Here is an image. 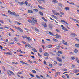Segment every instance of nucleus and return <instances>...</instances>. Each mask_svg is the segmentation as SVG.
I'll return each instance as SVG.
<instances>
[{
	"label": "nucleus",
	"instance_id": "nucleus-3",
	"mask_svg": "<svg viewBox=\"0 0 79 79\" xmlns=\"http://www.w3.org/2000/svg\"><path fill=\"white\" fill-rule=\"evenodd\" d=\"M54 36H55L57 39H60V38H61V36L58 34H56L54 35Z\"/></svg>",
	"mask_w": 79,
	"mask_h": 79
},
{
	"label": "nucleus",
	"instance_id": "nucleus-61",
	"mask_svg": "<svg viewBox=\"0 0 79 79\" xmlns=\"http://www.w3.org/2000/svg\"><path fill=\"white\" fill-rule=\"evenodd\" d=\"M30 57H31L32 58L34 59V56H31Z\"/></svg>",
	"mask_w": 79,
	"mask_h": 79
},
{
	"label": "nucleus",
	"instance_id": "nucleus-11",
	"mask_svg": "<svg viewBox=\"0 0 79 79\" xmlns=\"http://www.w3.org/2000/svg\"><path fill=\"white\" fill-rule=\"evenodd\" d=\"M61 22H62V23H65V24H67V25H68L69 24L68 23H67L66 22V21L64 20H61Z\"/></svg>",
	"mask_w": 79,
	"mask_h": 79
},
{
	"label": "nucleus",
	"instance_id": "nucleus-47",
	"mask_svg": "<svg viewBox=\"0 0 79 79\" xmlns=\"http://www.w3.org/2000/svg\"><path fill=\"white\" fill-rule=\"evenodd\" d=\"M44 27H47V24L46 23L44 25V26H43Z\"/></svg>",
	"mask_w": 79,
	"mask_h": 79
},
{
	"label": "nucleus",
	"instance_id": "nucleus-26",
	"mask_svg": "<svg viewBox=\"0 0 79 79\" xmlns=\"http://www.w3.org/2000/svg\"><path fill=\"white\" fill-rule=\"evenodd\" d=\"M18 3H19V5H24V2H18Z\"/></svg>",
	"mask_w": 79,
	"mask_h": 79
},
{
	"label": "nucleus",
	"instance_id": "nucleus-9",
	"mask_svg": "<svg viewBox=\"0 0 79 79\" xmlns=\"http://www.w3.org/2000/svg\"><path fill=\"white\" fill-rule=\"evenodd\" d=\"M25 38L27 39V40H28V41H29V42H30V41L31 40V38H30V37H27V36H26V37H25Z\"/></svg>",
	"mask_w": 79,
	"mask_h": 79
},
{
	"label": "nucleus",
	"instance_id": "nucleus-31",
	"mask_svg": "<svg viewBox=\"0 0 79 79\" xmlns=\"http://www.w3.org/2000/svg\"><path fill=\"white\" fill-rule=\"evenodd\" d=\"M32 72L33 73H35V74H36V73H37V72H36V71H35L34 70H32Z\"/></svg>",
	"mask_w": 79,
	"mask_h": 79
},
{
	"label": "nucleus",
	"instance_id": "nucleus-43",
	"mask_svg": "<svg viewBox=\"0 0 79 79\" xmlns=\"http://www.w3.org/2000/svg\"><path fill=\"white\" fill-rule=\"evenodd\" d=\"M38 55L39 56V57H40V58H41V57H42V55L39 54V53H38Z\"/></svg>",
	"mask_w": 79,
	"mask_h": 79
},
{
	"label": "nucleus",
	"instance_id": "nucleus-20",
	"mask_svg": "<svg viewBox=\"0 0 79 79\" xmlns=\"http://www.w3.org/2000/svg\"><path fill=\"white\" fill-rule=\"evenodd\" d=\"M35 30L36 31V32H39V30L36 27H35Z\"/></svg>",
	"mask_w": 79,
	"mask_h": 79
},
{
	"label": "nucleus",
	"instance_id": "nucleus-40",
	"mask_svg": "<svg viewBox=\"0 0 79 79\" xmlns=\"http://www.w3.org/2000/svg\"><path fill=\"white\" fill-rule=\"evenodd\" d=\"M33 50L34 51V52H35V53H36V52H37V50L34 48H33Z\"/></svg>",
	"mask_w": 79,
	"mask_h": 79
},
{
	"label": "nucleus",
	"instance_id": "nucleus-39",
	"mask_svg": "<svg viewBox=\"0 0 79 79\" xmlns=\"http://www.w3.org/2000/svg\"><path fill=\"white\" fill-rule=\"evenodd\" d=\"M63 44L64 45H67V44H68V42H66L65 43H63Z\"/></svg>",
	"mask_w": 79,
	"mask_h": 79
},
{
	"label": "nucleus",
	"instance_id": "nucleus-51",
	"mask_svg": "<svg viewBox=\"0 0 79 79\" xmlns=\"http://www.w3.org/2000/svg\"><path fill=\"white\" fill-rule=\"evenodd\" d=\"M71 35H74V36H75V35H76V34L74 33H71Z\"/></svg>",
	"mask_w": 79,
	"mask_h": 79
},
{
	"label": "nucleus",
	"instance_id": "nucleus-16",
	"mask_svg": "<svg viewBox=\"0 0 79 79\" xmlns=\"http://www.w3.org/2000/svg\"><path fill=\"white\" fill-rule=\"evenodd\" d=\"M5 54L6 55H12L13 54L11 52H8L7 53L6 52Z\"/></svg>",
	"mask_w": 79,
	"mask_h": 79
},
{
	"label": "nucleus",
	"instance_id": "nucleus-23",
	"mask_svg": "<svg viewBox=\"0 0 79 79\" xmlns=\"http://www.w3.org/2000/svg\"><path fill=\"white\" fill-rule=\"evenodd\" d=\"M42 19L44 21H45V22H47V20L44 17H42Z\"/></svg>",
	"mask_w": 79,
	"mask_h": 79
},
{
	"label": "nucleus",
	"instance_id": "nucleus-12",
	"mask_svg": "<svg viewBox=\"0 0 79 79\" xmlns=\"http://www.w3.org/2000/svg\"><path fill=\"white\" fill-rule=\"evenodd\" d=\"M62 29L63 30H64V31H68V29H67V28L64 27L62 28Z\"/></svg>",
	"mask_w": 79,
	"mask_h": 79
},
{
	"label": "nucleus",
	"instance_id": "nucleus-56",
	"mask_svg": "<svg viewBox=\"0 0 79 79\" xmlns=\"http://www.w3.org/2000/svg\"><path fill=\"white\" fill-rule=\"evenodd\" d=\"M54 63L55 64H57V62L56 61H54Z\"/></svg>",
	"mask_w": 79,
	"mask_h": 79
},
{
	"label": "nucleus",
	"instance_id": "nucleus-2",
	"mask_svg": "<svg viewBox=\"0 0 79 79\" xmlns=\"http://www.w3.org/2000/svg\"><path fill=\"white\" fill-rule=\"evenodd\" d=\"M28 21L30 23H31L32 25H34L35 24V22L33 20L31 21L30 20H28Z\"/></svg>",
	"mask_w": 79,
	"mask_h": 79
},
{
	"label": "nucleus",
	"instance_id": "nucleus-15",
	"mask_svg": "<svg viewBox=\"0 0 79 79\" xmlns=\"http://www.w3.org/2000/svg\"><path fill=\"white\" fill-rule=\"evenodd\" d=\"M73 72L74 73H76L79 72V70L76 69L75 70L73 71Z\"/></svg>",
	"mask_w": 79,
	"mask_h": 79
},
{
	"label": "nucleus",
	"instance_id": "nucleus-10",
	"mask_svg": "<svg viewBox=\"0 0 79 79\" xmlns=\"http://www.w3.org/2000/svg\"><path fill=\"white\" fill-rule=\"evenodd\" d=\"M20 62L21 63H22V64H25L26 65H29V64L24 62H23V61H20Z\"/></svg>",
	"mask_w": 79,
	"mask_h": 79
},
{
	"label": "nucleus",
	"instance_id": "nucleus-55",
	"mask_svg": "<svg viewBox=\"0 0 79 79\" xmlns=\"http://www.w3.org/2000/svg\"><path fill=\"white\" fill-rule=\"evenodd\" d=\"M49 27L50 28V29H52L53 27H52V26H51V25H49Z\"/></svg>",
	"mask_w": 79,
	"mask_h": 79
},
{
	"label": "nucleus",
	"instance_id": "nucleus-29",
	"mask_svg": "<svg viewBox=\"0 0 79 79\" xmlns=\"http://www.w3.org/2000/svg\"><path fill=\"white\" fill-rule=\"evenodd\" d=\"M58 5L59 6H60L61 7H63V5L61 3H59L58 4Z\"/></svg>",
	"mask_w": 79,
	"mask_h": 79
},
{
	"label": "nucleus",
	"instance_id": "nucleus-13",
	"mask_svg": "<svg viewBox=\"0 0 79 79\" xmlns=\"http://www.w3.org/2000/svg\"><path fill=\"white\" fill-rule=\"evenodd\" d=\"M72 19V20L74 21H76V22H77V23H79V20H76V19H74L72 18V19Z\"/></svg>",
	"mask_w": 79,
	"mask_h": 79
},
{
	"label": "nucleus",
	"instance_id": "nucleus-21",
	"mask_svg": "<svg viewBox=\"0 0 79 79\" xmlns=\"http://www.w3.org/2000/svg\"><path fill=\"white\" fill-rule=\"evenodd\" d=\"M18 30H19V31H20V32H23V29H22L21 28H20L19 27V28Z\"/></svg>",
	"mask_w": 79,
	"mask_h": 79
},
{
	"label": "nucleus",
	"instance_id": "nucleus-46",
	"mask_svg": "<svg viewBox=\"0 0 79 79\" xmlns=\"http://www.w3.org/2000/svg\"><path fill=\"white\" fill-rule=\"evenodd\" d=\"M44 27H47V24L46 23L44 25V26H43Z\"/></svg>",
	"mask_w": 79,
	"mask_h": 79
},
{
	"label": "nucleus",
	"instance_id": "nucleus-53",
	"mask_svg": "<svg viewBox=\"0 0 79 79\" xmlns=\"http://www.w3.org/2000/svg\"><path fill=\"white\" fill-rule=\"evenodd\" d=\"M52 16H53V17L54 18H55L56 19V18H57V17L56 16L52 15Z\"/></svg>",
	"mask_w": 79,
	"mask_h": 79
},
{
	"label": "nucleus",
	"instance_id": "nucleus-33",
	"mask_svg": "<svg viewBox=\"0 0 79 79\" xmlns=\"http://www.w3.org/2000/svg\"><path fill=\"white\" fill-rule=\"evenodd\" d=\"M75 46L76 47H77V48H79V44H75Z\"/></svg>",
	"mask_w": 79,
	"mask_h": 79
},
{
	"label": "nucleus",
	"instance_id": "nucleus-42",
	"mask_svg": "<svg viewBox=\"0 0 79 79\" xmlns=\"http://www.w3.org/2000/svg\"><path fill=\"white\" fill-rule=\"evenodd\" d=\"M56 32H60V31L58 29H56Z\"/></svg>",
	"mask_w": 79,
	"mask_h": 79
},
{
	"label": "nucleus",
	"instance_id": "nucleus-14",
	"mask_svg": "<svg viewBox=\"0 0 79 79\" xmlns=\"http://www.w3.org/2000/svg\"><path fill=\"white\" fill-rule=\"evenodd\" d=\"M52 2H53L54 3H58V1H56V0H53Z\"/></svg>",
	"mask_w": 79,
	"mask_h": 79
},
{
	"label": "nucleus",
	"instance_id": "nucleus-25",
	"mask_svg": "<svg viewBox=\"0 0 79 79\" xmlns=\"http://www.w3.org/2000/svg\"><path fill=\"white\" fill-rule=\"evenodd\" d=\"M39 51L40 53H42V48H40L39 49Z\"/></svg>",
	"mask_w": 79,
	"mask_h": 79
},
{
	"label": "nucleus",
	"instance_id": "nucleus-18",
	"mask_svg": "<svg viewBox=\"0 0 79 79\" xmlns=\"http://www.w3.org/2000/svg\"><path fill=\"white\" fill-rule=\"evenodd\" d=\"M49 34L51 36H55V35H53V33H52L51 32H49Z\"/></svg>",
	"mask_w": 79,
	"mask_h": 79
},
{
	"label": "nucleus",
	"instance_id": "nucleus-48",
	"mask_svg": "<svg viewBox=\"0 0 79 79\" xmlns=\"http://www.w3.org/2000/svg\"><path fill=\"white\" fill-rule=\"evenodd\" d=\"M43 63L44 64H45V65H47V63H46V61H45V60H44Z\"/></svg>",
	"mask_w": 79,
	"mask_h": 79
},
{
	"label": "nucleus",
	"instance_id": "nucleus-59",
	"mask_svg": "<svg viewBox=\"0 0 79 79\" xmlns=\"http://www.w3.org/2000/svg\"><path fill=\"white\" fill-rule=\"evenodd\" d=\"M49 66H50L51 67H53V65L51 64H49Z\"/></svg>",
	"mask_w": 79,
	"mask_h": 79
},
{
	"label": "nucleus",
	"instance_id": "nucleus-37",
	"mask_svg": "<svg viewBox=\"0 0 79 79\" xmlns=\"http://www.w3.org/2000/svg\"><path fill=\"white\" fill-rule=\"evenodd\" d=\"M74 52L75 53H77L78 52V50L77 49H75L74 50Z\"/></svg>",
	"mask_w": 79,
	"mask_h": 79
},
{
	"label": "nucleus",
	"instance_id": "nucleus-41",
	"mask_svg": "<svg viewBox=\"0 0 79 79\" xmlns=\"http://www.w3.org/2000/svg\"><path fill=\"white\" fill-rule=\"evenodd\" d=\"M64 9H65V10H69V7H65L64 8Z\"/></svg>",
	"mask_w": 79,
	"mask_h": 79
},
{
	"label": "nucleus",
	"instance_id": "nucleus-44",
	"mask_svg": "<svg viewBox=\"0 0 79 79\" xmlns=\"http://www.w3.org/2000/svg\"><path fill=\"white\" fill-rule=\"evenodd\" d=\"M2 69H3V70L4 71H6L5 68V67L4 66H3L2 67Z\"/></svg>",
	"mask_w": 79,
	"mask_h": 79
},
{
	"label": "nucleus",
	"instance_id": "nucleus-58",
	"mask_svg": "<svg viewBox=\"0 0 79 79\" xmlns=\"http://www.w3.org/2000/svg\"><path fill=\"white\" fill-rule=\"evenodd\" d=\"M40 1H42L43 2V3H45V0H40Z\"/></svg>",
	"mask_w": 79,
	"mask_h": 79
},
{
	"label": "nucleus",
	"instance_id": "nucleus-8",
	"mask_svg": "<svg viewBox=\"0 0 79 79\" xmlns=\"http://www.w3.org/2000/svg\"><path fill=\"white\" fill-rule=\"evenodd\" d=\"M34 12H33V11H32L31 10H28V13H30V14H31L32 13H33Z\"/></svg>",
	"mask_w": 79,
	"mask_h": 79
},
{
	"label": "nucleus",
	"instance_id": "nucleus-4",
	"mask_svg": "<svg viewBox=\"0 0 79 79\" xmlns=\"http://www.w3.org/2000/svg\"><path fill=\"white\" fill-rule=\"evenodd\" d=\"M57 60L60 62V63H61V62H62V59H60L59 58V57H57L56 58Z\"/></svg>",
	"mask_w": 79,
	"mask_h": 79
},
{
	"label": "nucleus",
	"instance_id": "nucleus-24",
	"mask_svg": "<svg viewBox=\"0 0 79 79\" xmlns=\"http://www.w3.org/2000/svg\"><path fill=\"white\" fill-rule=\"evenodd\" d=\"M52 47V45H48L47 46V48H51V47Z\"/></svg>",
	"mask_w": 79,
	"mask_h": 79
},
{
	"label": "nucleus",
	"instance_id": "nucleus-60",
	"mask_svg": "<svg viewBox=\"0 0 79 79\" xmlns=\"http://www.w3.org/2000/svg\"><path fill=\"white\" fill-rule=\"evenodd\" d=\"M36 76L37 77L38 79H40V77L38 75H36Z\"/></svg>",
	"mask_w": 79,
	"mask_h": 79
},
{
	"label": "nucleus",
	"instance_id": "nucleus-7",
	"mask_svg": "<svg viewBox=\"0 0 79 79\" xmlns=\"http://www.w3.org/2000/svg\"><path fill=\"white\" fill-rule=\"evenodd\" d=\"M32 19L33 21H35V22H37L36 18L35 17H32Z\"/></svg>",
	"mask_w": 79,
	"mask_h": 79
},
{
	"label": "nucleus",
	"instance_id": "nucleus-54",
	"mask_svg": "<svg viewBox=\"0 0 79 79\" xmlns=\"http://www.w3.org/2000/svg\"><path fill=\"white\" fill-rule=\"evenodd\" d=\"M2 16H6V17H8V16H6V15L5 14H2Z\"/></svg>",
	"mask_w": 79,
	"mask_h": 79
},
{
	"label": "nucleus",
	"instance_id": "nucleus-19",
	"mask_svg": "<svg viewBox=\"0 0 79 79\" xmlns=\"http://www.w3.org/2000/svg\"><path fill=\"white\" fill-rule=\"evenodd\" d=\"M13 27H14V28H15V29H18V30L19 28V27H16V26H13Z\"/></svg>",
	"mask_w": 79,
	"mask_h": 79
},
{
	"label": "nucleus",
	"instance_id": "nucleus-17",
	"mask_svg": "<svg viewBox=\"0 0 79 79\" xmlns=\"http://www.w3.org/2000/svg\"><path fill=\"white\" fill-rule=\"evenodd\" d=\"M15 23H17V24H18L19 25H21V24H22L21 23L16 21H15Z\"/></svg>",
	"mask_w": 79,
	"mask_h": 79
},
{
	"label": "nucleus",
	"instance_id": "nucleus-34",
	"mask_svg": "<svg viewBox=\"0 0 79 79\" xmlns=\"http://www.w3.org/2000/svg\"><path fill=\"white\" fill-rule=\"evenodd\" d=\"M29 3V2H27V1H25V2L24 4H25V5H26L27 6V5H28V4Z\"/></svg>",
	"mask_w": 79,
	"mask_h": 79
},
{
	"label": "nucleus",
	"instance_id": "nucleus-5",
	"mask_svg": "<svg viewBox=\"0 0 79 79\" xmlns=\"http://www.w3.org/2000/svg\"><path fill=\"white\" fill-rule=\"evenodd\" d=\"M44 55L45 56H49V54L47 52H45L44 53Z\"/></svg>",
	"mask_w": 79,
	"mask_h": 79
},
{
	"label": "nucleus",
	"instance_id": "nucleus-62",
	"mask_svg": "<svg viewBox=\"0 0 79 79\" xmlns=\"http://www.w3.org/2000/svg\"><path fill=\"white\" fill-rule=\"evenodd\" d=\"M63 71H68V70L67 69H63Z\"/></svg>",
	"mask_w": 79,
	"mask_h": 79
},
{
	"label": "nucleus",
	"instance_id": "nucleus-49",
	"mask_svg": "<svg viewBox=\"0 0 79 79\" xmlns=\"http://www.w3.org/2000/svg\"><path fill=\"white\" fill-rule=\"evenodd\" d=\"M66 76H67V77L68 78V79H69V75H68V74H66Z\"/></svg>",
	"mask_w": 79,
	"mask_h": 79
},
{
	"label": "nucleus",
	"instance_id": "nucleus-1",
	"mask_svg": "<svg viewBox=\"0 0 79 79\" xmlns=\"http://www.w3.org/2000/svg\"><path fill=\"white\" fill-rule=\"evenodd\" d=\"M8 13L10 15H13L14 16H15L16 17H18V16H19V15H17L15 12H12L11 11H10V10H8Z\"/></svg>",
	"mask_w": 79,
	"mask_h": 79
},
{
	"label": "nucleus",
	"instance_id": "nucleus-30",
	"mask_svg": "<svg viewBox=\"0 0 79 79\" xmlns=\"http://www.w3.org/2000/svg\"><path fill=\"white\" fill-rule=\"evenodd\" d=\"M56 74L57 75H58V74H59V75L61 74V73H60V72H57L56 73Z\"/></svg>",
	"mask_w": 79,
	"mask_h": 79
},
{
	"label": "nucleus",
	"instance_id": "nucleus-28",
	"mask_svg": "<svg viewBox=\"0 0 79 79\" xmlns=\"http://www.w3.org/2000/svg\"><path fill=\"white\" fill-rule=\"evenodd\" d=\"M14 40H15V41H16V42H18V39L17 38H14Z\"/></svg>",
	"mask_w": 79,
	"mask_h": 79
},
{
	"label": "nucleus",
	"instance_id": "nucleus-27",
	"mask_svg": "<svg viewBox=\"0 0 79 79\" xmlns=\"http://www.w3.org/2000/svg\"><path fill=\"white\" fill-rule=\"evenodd\" d=\"M58 53H60V54H63V52H62V51H58Z\"/></svg>",
	"mask_w": 79,
	"mask_h": 79
},
{
	"label": "nucleus",
	"instance_id": "nucleus-32",
	"mask_svg": "<svg viewBox=\"0 0 79 79\" xmlns=\"http://www.w3.org/2000/svg\"><path fill=\"white\" fill-rule=\"evenodd\" d=\"M34 10L35 12H38L39 11V10L37 9H34Z\"/></svg>",
	"mask_w": 79,
	"mask_h": 79
},
{
	"label": "nucleus",
	"instance_id": "nucleus-22",
	"mask_svg": "<svg viewBox=\"0 0 79 79\" xmlns=\"http://www.w3.org/2000/svg\"><path fill=\"white\" fill-rule=\"evenodd\" d=\"M8 71H9V72H10V73H11V74H12V75H15V73H13V72H12L11 71L9 70Z\"/></svg>",
	"mask_w": 79,
	"mask_h": 79
},
{
	"label": "nucleus",
	"instance_id": "nucleus-35",
	"mask_svg": "<svg viewBox=\"0 0 79 79\" xmlns=\"http://www.w3.org/2000/svg\"><path fill=\"white\" fill-rule=\"evenodd\" d=\"M39 14L41 15V16H43V13L41 11L39 12Z\"/></svg>",
	"mask_w": 79,
	"mask_h": 79
},
{
	"label": "nucleus",
	"instance_id": "nucleus-64",
	"mask_svg": "<svg viewBox=\"0 0 79 79\" xmlns=\"http://www.w3.org/2000/svg\"><path fill=\"white\" fill-rule=\"evenodd\" d=\"M17 44L19 45H21V44H20L19 43H17Z\"/></svg>",
	"mask_w": 79,
	"mask_h": 79
},
{
	"label": "nucleus",
	"instance_id": "nucleus-63",
	"mask_svg": "<svg viewBox=\"0 0 79 79\" xmlns=\"http://www.w3.org/2000/svg\"><path fill=\"white\" fill-rule=\"evenodd\" d=\"M38 2H39V3H41V1H40V0H37Z\"/></svg>",
	"mask_w": 79,
	"mask_h": 79
},
{
	"label": "nucleus",
	"instance_id": "nucleus-45",
	"mask_svg": "<svg viewBox=\"0 0 79 79\" xmlns=\"http://www.w3.org/2000/svg\"><path fill=\"white\" fill-rule=\"evenodd\" d=\"M0 23H2V24H3V23H4L3 22V21L2 20H0Z\"/></svg>",
	"mask_w": 79,
	"mask_h": 79
},
{
	"label": "nucleus",
	"instance_id": "nucleus-6",
	"mask_svg": "<svg viewBox=\"0 0 79 79\" xmlns=\"http://www.w3.org/2000/svg\"><path fill=\"white\" fill-rule=\"evenodd\" d=\"M38 8H40V9H41V10H45V8L42 7V6L39 5H38Z\"/></svg>",
	"mask_w": 79,
	"mask_h": 79
},
{
	"label": "nucleus",
	"instance_id": "nucleus-38",
	"mask_svg": "<svg viewBox=\"0 0 79 79\" xmlns=\"http://www.w3.org/2000/svg\"><path fill=\"white\" fill-rule=\"evenodd\" d=\"M53 40L54 41V42H58V40L56 39L55 38H53Z\"/></svg>",
	"mask_w": 79,
	"mask_h": 79
},
{
	"label": "nucleus",
	"instance_id": "nucleus-36",
	"mask_svg": "<svg viewBox=\"0 0 79 79\" xmlns=\"http://www.w3.org/2000/svg\"><path fill=\"white\" fill-rule=\"evenodd\" d=\"M76 61L78 63H79V60L77 58H76Z\"/></svg>",
	"mask_w": 79,
	"mask_h": 79
},
{
	"label": "nucleus",
	"instance_id": "nucleus-50",
	"mask_svg": "<svg viewBox=\"0 0 79 79\" xmlns=\"http://www.w3.org/2000/svg\"><path fill=\"white\" fill-rule=\"evenodd\" d=\"M29 75L31 77H34V76L33 75H32V74H31V73H30Z\"/></svg>",
	"mask_w": 79,
	"mask_h": 79
},
{
	"label": "nucleus",
	"instance_id": "nucleus-52",
	"mask_svg": "<svg viewBox=\"0 0 79 79\" xmlns=\"http://www.w3.org/2000/svg\"><path fill=\"white\" fill-rule=\"evenodd\" d=\"M27 46V47H29V48H31V46L29 44H28V45Z\"/></svg>",
	"mask_w": 79,
	"mask_h": 79
},
{
	"label": "nucleus",
	"instance_id": "nucleus-57",
	"mask_svg": "<svg viewBox=\"0 0 79 79\" xmlns=\"http://www.w3.org/2000/svg\"><path fill=\"white\" fill-rule=\"evenodd\" d=\"M46 24V23H45L44 22H43V23H42V26H44V24Z\"/></svg>",
	"mask_w": 79,
	"mask_h": 79
}]
</instances>
